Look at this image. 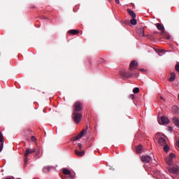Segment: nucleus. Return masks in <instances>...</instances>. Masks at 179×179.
Wrapping results in <instances>:
<instances>
[{
  "label": "nucleus",
  "mask_w": 179,
  "mask_h": 179,
  "mask_svg": "<svg viewBox=\"0 0 179 179\" xmlns=\"http://www.w3.org/2000/svg\"><path fill=\"white\" fill-rule=\"evenodd\" d=\"M38 154H39V152H36V157H37V159H39V158H40V157H38Z\"/></svg>",
  "instance_id": "c9c22d12"
},
{
  "label": "nucleus",
  "mask_w": 179,
  "mask_h": 179,
  "mask_svg": "<svg viewBox=\"0 0 179 179\" xmlns=\"http://www.w3.org/2000/svg\"><path fill=\"white\" fill-rule=\"evenodd\" d=\"M62 173L65 176L72 175L71 172L68 169H65V168H64V169H62Z\"/></svg>",
  "instance_id": "4468645a"
},
{
  "label": "nucleus",
  "mask_w": 179,
  "mask_h": 179,
  "mask_svg": "<svg viewBox=\"0 0 179 179\" xmlns=\"http://www.w3.org/2000/svg\"><path fill=\"white\" fill-rule=\"evenodd\" d=\"M169 130H171V127H169Z\"/></svg>",
  "instance_id": "c03bdc74"
},
{
  "label": "nucleus",
  "mask_w": 179,
  "mask_h": 179,
  "mask_svg": "<svg viewBox=\"0 0 179 179\" xmlns=\"http://www.w3.org/2000/svg\"><path fill=\"white\" fill-rule=\"evenodd\" d=\"M158 32L157 31H154V33L152 34V36L157 35Z\"/></svg>",
  "instance_id": "2f4dec72"
},
{
  "label": "nucleus",
  "mask_w": 179,
  "mask_h": 179,
  "mask_svg": "<svg viewBox=\"0 0 179 179\" xmlns=\"http://www.w3.org/2000/svg\"><path fill=\"white\" fill-rule=\"evenodd\" d=\"M176 146L179 148V139L178 140V141H176Z\"/></svg>",
  "instance_id": "473e14b6"
},
{
  "label": "nucleus",
  "mask_w": 179,
  "mask_h": 179,
  "mask_svg": "<svg viewBox=\"0 0 179 179\" xmlns=\"http://www.w3.org/2000/svg\"><path fill=\"white\" fill-rule=\"evenodd\" d=\"M69 34H70L71 35H78V34H79V31L77 29H71V30L69 31Z\"/></svg>",
  "instance_id": "f3484780"
},
{
  "label": "nucleus",
  "mask_w": 179,
  "mask_h": 179,
  "mask_svg": "<svg viewBox=\"0 0 179 179\" xmlns=\"http://www.w3.org/2000/svg\"><path fill=\"white\" fill-rule=\"evenodd\" d=\"M66 176H69V178L70 179H75V176H73V174L66 175Z\"/></svg>",
  "instance_id": "c85d7f7f"
},
{
  "label": "nucleus",
  "mask_w": 179,
  "mask_h": 179,
  "mask_svg": "<svg viewBox=\"0 0 179 179\" xmlns=\"http://www.w3.org/2000/svg\"><path fill=\"white\" fill-rule=\"evenodd\" d=\"M75 155L78 157H83L85 155V151L75 150Z\"/></svg>",
  "instance_id": "9b49d317"
},
{
  "label": "nucleus",
  "mask_w": 179,
  "mask_h": 179,
  "mask_svg": "<svg viewBox=\"0 0 179 179\" xmlns=\"http://www.w3.org/2000/svg\"><path fill=\"white\" fill-rule=\"evenodd\" d=\"M127 13H129V15H130V16H131L132 18L136 17V15L135 14V13H134V11L131 9L127 8Z\"/></svg>",
  "instance_id": "ddd939ff"
},
{
  "label": "nucleus",
  "mask_w": 179,
  "mask_h": 179,
  "mask_svg": "<svg viewBox=\"0 0 179 179\" xmlns=\"http://www.w3.org/2000/svg\"><path fill=\"white\" fill-rule=\"evenodd\" d=\"M176 108H177L176 106L173 107V109H176Z\"/></svg>",
  "instance_id": "79ce46f5"
},
{
  "label": "nucleus",
  "mask_w": 179,
  "mask_h": 179,
  "mask_svg": "<svg viewBox=\"0 0 179 179\" xmlns=\"http://www.w3.org/2000/svg\"><path fill=\"white\" fill-rule=\"evenodd\" d=\"M139 92H140V90H139V88H138V87H135L133 90V93L134 94H138V93H139Z\"/></svg>",
  "instance_id": "b1692460"
},
{
  "label": "nucleus",
  "mask_w": 179,
  "mask_h": 179,
  "mask_svg": "<svg viewBox=\"0 0 179 179\" xmlns=\"http://www.w3.org/2000/svg\"><path fill=\"white\" fill-rule=\"evenodd\" d=\"M170 78H169V82H173L176 80V73L173 72L170 73Z\"/></svg>",
  "instance_id": "2eb2a0df"
},
{
  "label": "nucleus",
  "mask_w": 179,
  "mask_h": 179,
  "mask_svg": "<svg viewBox=\"0 0 179 179\" xmlns=\"http://www.w3.org/2000/svg\"><path fill=\"white\" fill-rule=\"evenodd\" d=\"M162 146H164V152H169V146L168 145H164Z\"/></svg>",
  "instance_id": "aec40b11"
},
{
  "label": "nucleus",
  "mask_w": 179,
  "mask_h": 179,
  "mask_svg": "<svg viewBox=\"0 0 179 179\" xmlns=\"http://www.w3.org/2000/svg\"><path fill=\"white\" fill-rule=\"evenodd\" d=\"M140 160H141V162L145 164H149L150 162H152V157L150 155H144L140 157Z\"/></svg>",
  "instance_id": "423d86ee"
},
{
  "label": "nucleus",
  "mask_w": 179,
  "mask_h": 179,
  "mask_svg": "<svg viewBox=\"0 0 179 179\" xmlns=\"http://www.w3.org/2000/svg\"><path fill=\"white\" fill-rule=\"evenodd\" d=\"M139 71H141V72H144V71H145V69H139Z\"/></svg>",
  "instance_id": "4c0bfd02"
},
{
  "label": "nucleus",
  "mask_w": 179,
  "mask_h": 179,
  "mask_svg": "<svg viewBox=\"0 0 179 179\" xmlns=\"http://www.w3.org/2000/svg\"><path fill=\"white\" fill-rule=\"evenodd\" d=\"M52 169H54V167H52V166H45V167H43V169H42V172H43V173H49L50 171Z\"/></svg>",
  "instance_id": "9d476101"
},
{
  "label": "nucleus",
  "mask_w": 179,
  "mask_h": 179,
  "mask_svg": "<svg viewBox=\"0 0 179 179\" xmlns=\"http://www.w3.org/2000/svg\"><path fill=\"white\" fill-rule=\"evenodd\" d=\"M85 133H86V129H83V131H81L78 134V136H83L85 134Z\"/></svg>",
  "instance_id": "5701e85b"
},
{
  "label": "nucleus",
  "mask_w": 179,
  "mask_h": 179,
  "mask_svg": "<svg viewBox=\"0 0 179 179\" xmlns=\"http://www.w3.org/2000/svg\"><path fill=\"white\" fill-rule=\"evenodd\" d=\"M5 179H11L10 178H6Z\"/></svg>",
  "instance_id": "37998d69"
},
{
  "label": "nucleus",
  "mask_w": 179,
  "mask_h": 179,
  "mask_svg": "<svg viewBox=\"0 0 179 179\" xmlns=\"http://www.w3.org/2000/svg\"><path fill=\"white\" fill-rule=\"evenodd\" d=\"M120 75L124 78H131L134 76L133 73L130 72L124 71V70H120Z\"/></svg>",
  "instance_id": "39448f33"
},
{
  "label": "nucleus",
  "mask_w": 179,
  "mask_h": 179,
  "mask_svg": "<svg viewBox=\"0 0 179 179\" xmlns=\"http://www.w3.org/2000/svg\"><path fill=\"white\" fill-rule=\"evenodd\" d=\"M169 171L170 173L178 174V173H179V167H178V166L170 167Z\"/></svg>",
  "instance_id": "6e6552de"
},
{
  "label": "nucleus",
  "mask_w": 179,
  "mask_h": 179,
  "mask_svg": "<svg viewBox=\"0 0 179 179\" xmlns=\"http://www.w3.org/2000/svg\"><path fill=\"white\" fill-rule=\"evenodd\" d=\"M3 142V136H2V133L0 131V143Z\"/></svg>",
  "instance_id": "a878e982"
},
{
  "label": "nucleus",
  "mask_w": 179,
  "mask_h": 179,
  "mask_svg": "<svg viewBox=\"0 0 179 179\" xmlns=\"http://www.w3.org/2000/svg\"><path fill=\"white\" fill-rule=\"evenodd\" d=\"M34 179H36V178H34Z\"/></svg>",
  "instance_id": "49530a36"
},
{
  "label": "nucleus",
  "mask_w": 179,
  "mask_h": 179,
  "mask_svg": "<svg viewBox=\"0 0 179 179\" xmlns=\"http://www.w3.org/2000/svg\"><path fill=\"white\" fill-rule=\"evenodd\" d=\"M160 99L164 100V98H163V96H160Z\"/></svg>",
  "instance_id": "ea45409f"
},
{
  "label": "nucleus",
  "mask_w": 179,
  "mask_h": 179,
  "mask_svg": "<svg viewBox=\"0 0 179 179\" xmlns=\"http://www.w3.org/2000/svg\"><path fill=\"white\" fill-rule=\"evenodd\" d=\"M159 52V53H163V52H164V50H160V51Z\"/></svg>",
  "instance_id": "e433bc0d"
},
{
  "label": "nucleus",
  "mask_w": 179,
  "mask_h": 179,
  "mask_svg": "<svg viewBox=\"0 0 179 179\" xmlns=\"http://www.w3.org/2000/svg\"><path fill=\"white\" fill-rule=\"evenodd\" d=\"M157 143L161 146L167 145L166 141V136H165L164 135L157 134Z\"/></svg>",
  "instance_id": "f257e3e1"
},
{
  "label": "nucleus",
  "mask_w": 179,
  "mask_h": 179,
  "mask_svg": "<svg viewBox=\"0 0 179 179\" xmlns=\"http://www.w3.org/2000/svg\"><path fill=\"white\" fill-rule=\"evenodd\" d=\"M83 103L78 101L73 104V113H79L83 110Z\"/></svg>",
  "instance_id": "7ed1b4c3"
},
{
  "label": "nucleus",
  "mask_w": 179,
  "mask_h": 179,
  "mask_svg": "<svg viewBox=\"0 0 179 179\" xmlns=\"http://www.w3.org/2000/svg\"><path fill=\"white\" fill-rule=\"evenodd\" d=\"M137 21L135 18L130 20V24L132 25H136Z\"/></svg>",
  "instance_id": "412c9836"
},
{
  "label": "nucleus",
  "mask_w": 179,
  "mask_h": 179,
  "mask_svg": "<svg viewBox=\"0 0 179 179\" xmlns=\"http://www.w3.org/2000/svg\"><path fill=\"white\" fill-rule=\"evenodd\" d=\"M83 137V136H78L76 137H73L71 141H77L78 140H79L80 138H81Z\"/></svg>",
  "instance_id": "4be33fe9"
},
{
  "label": "nucleus",
  "mask_w": 179,
  "mask_h": 179,
  "mask_svg": "<svg viewBox=\"0 0 179 179\" xmlns=\"http://www.w3.org/2000/svg\"><path fill=\"white\" fill-rule=\"evenodd\" d=\"M3 148V146L2 145H1V147H0V152L2 151V149Z\"/></svg>",
  "instance_id": "f704fd0d"
},
{
  "label": "nucleus",
  "mask_w": 179,
  "mask_h": 179,
  "mask_svg": "<svg viewBox=\"0 0 179 179\" xmlns=\"http://www.w3.org/2000/svg\"><path fill=\"white\" fill-rule=\"evenodd\" d=\"M173 122L174 123L175 126L179 128V119H177L176 117L173 118Z\"/></svg>",
  "instance_id": "a211bd4d"
},
{
  "label": "nucleus",
  "mask_w": 179,
  "mask_h": 179,
  "mask_svg": "<svg viewBox=\"0 0 179 179\" xmlns=\"http://www.w3.org/2000/svg\"><path fill=\"white\" fill-rule=\"evenodd\" d=\"M169 157L170 159H173L174 157H176V155H174L173 153H170Z\"/></svg>",
  "instance_id": "cd10ccee"
},
{
  "label": "nucleus",
  "mask_w": 179,
  "mask_h": 179,
  "mask_svg": "<svg viewBox=\"0 0 179 179\" xmlns=\"http://www.w3.org/2000/svg\"><path fill=\"white\" fill-rule=\"evenodd\" d=\"M175 71L179 73V64H176V65H175Z\"/></svg>",
  "instance_id": "393cba45"
},
{
  "label": "nucleus",
  "mask_w": 179,
  "mask_h": 179,
  "mask_svg": "<svg viewBox=\"0 0 179 179\" xmlns=\"http://www.w3.org/2000/svg\"><path fill=\"white\" fill-rule=\"evenodd\" d=\"M178 99H179V94L178 95Z\"/></svg>",
  "instance_id": "a18cd8bd"
},
{
  "label": "nucleus",
  "mask_w": 179,
  "mask_h": 179,
  "mask_svg": "<svg viewBox=\"0 0 179 179\" xmlns=\"http://www.w3.org/2000/svg\"><path fill=\"white\" fill-rule=\"evenodd\" d=\"M36 140V138H35V136H31V141L34 142Z\"/></svg>",
  "instance_id": "7c9ffc66"
},
{
  "label": "nucleus",
  "mask_w": 179,
  "mask_h": 179,
  "mask_svg": "<svg viewBox=\"0 0 179 179\" xmlns=\"http://www.w3.org/2000/svg\"><path fill=\"white\" fill-rule=\"evenodd\" d=\"M130 98H131V99H134V95H130Z\"/></svg>",
  "instance_id": "58836bf2"
},
{
  "label": "nucleus",
  "mask_w": 179,
  "mask_h": 179,
  "mask_svg": "<svg viewBox=\"0 0 179 179\" xmlns=\"http://www.w3.org/2000/svg\"><path fill=\"white\" fill-rule=\"evenodd\" d=\"M138 34H139L141 37H144V28H140L138 29Z\"/></svg>",
  "instance_id": "dca6fc26"
},
{
  "label": "nucleus",
  "mask_w": 179,
  "mask_h": 179,
  "mask_svg": "<svg viewBox=\"0 0 179 179\" xmlns=\"http://www.w3.org/2000/svg\"><path fill=\"white\" fill-rule=\"evenodd\" d=\"M156 26H157V30L162 31V33H163V34L164 33L165 29H164V27L162 24L157 23Z\"/></svg>",
  "instance_id": "f8f14e48"
},
{
  "label": "nucleus",
  "mask_w": 179,
  "mask_h": 179,
  "mask_svg": "<svg viewBox=\"0 0 179 179\" xmlns=\"http://www.w3.org/2000/svg\"><path fill=\"white\" fill-rule=\"evenodd\" d=\"M143 150V146L141 145H139V146L136 147V152L138 154L141 153V151Z\"/></svg>",
  "instance_id": "6ab92c4d"
},
{
  "label": "nucleus",
  "mask_w": 179,
  "mask_h": 179,
  "mask_svg": "<svg viewBox=\"0 0 179 179\" xmlns=\"http://www.w3.org/2000/svg\"><path fill=\"white\" fill-rule=\"evenodd\" d=\"M36 151V150H35V148L26 149V150L24 151V165L27 163V157H29V155H31L32 153H34Z\"/></svg>",
  "instance_id": "f03ea898"
},
{
  "label": "nucleus",
  "mask_w": 179,
  "mask_h": 179,
  "mask_svg": "<svg viewBox=\"0 0 179 179\" xmlns=\"http://www.w3.org/2000/svg\"><path fill=\"white\" fill-rule=\"evenodd\" d=\"M115 3H116V4H119L120 1H119V0H115Z\"/></svg>",
  "instance_id": "72a5a7b5"
},
{
  "label": "nucleus",
  "mask_w": 179,
  "mask_h": 179,
  "mask_svg": "<svg viewBox=\"0 0 179 179\" xmlns=\"http://www.w3.org/2000/svg\"><path fill=\"white\" fill-rule=\"evenodd\" d=\"M136 66H138V62L135 60H133V62H131L129 66V70L130 71H133L134 69H136Z\"/></svg>",
  "instance_id": "0eeeda50"
},
{
  "label": "nucleus",
  "mask_w": 179,
  "mask_h": 179,
  "mask_svg": "<svg viewBox=\"0 0 179 179\" xmlns=\"http://www.w3.org/2000/svg\"><path fill=\"white\" fill-rule=\"evenodd\" d=\"M159 124H160L161 125L168 124H169V119H168V117L165 116H163L162 117L160 122H159Z\"/></svg>",
  "instance_id": "1a4fd4ad"
},
{
  "label": "nucleus",
  "mask_w": 179,
  "mask_h": 179,
  "mask_svg": "<svg viewBox=\"0 0 179 179\" xmlns=\"http://www.w3.org/2000/svg\"><path fill=\"white\" fill-rule=\"evenodd\" d=\"M83 117V114L79 112H73V122L76 124H79L80 121H81V118Z\"/></svg>",
  "instance_id": "20e7f679"
},
{
  "label": "nucleus",
  "mask_w": 179,
  "mask_h": 179,
  "mask_svg": "<svg viewBox=\"0 0 179 179\" xmlns=\"http://www.w3.org/2000/svg\"><path fill=\"white\" fill-rule=\"evenodd\" d=\"M135 139L140 140V133H138L136 135H135Z\"/></svg>",
  "instance_id": "bb28decb"
},
{
  "label": "nucleus",
  "mask_w": 179,
  "mask_h": 179,
  "mask_svg": "<svg viewBox=\"0 0 179 179\" xmlns=\"http://www.w3.org/2000/svg\"><path fill=\"white\" fill-rule=\"evenodd\" d=\"M78 150H81L83 148V145L81 143H78Z\"/></svg>",
  "instance_id": "c756f323"
},
{
  "label": "nucleus",
  "mask_w": 179,
  "mask_h": 179,
  "mask_svg": "<svg viewBox=\"0 0 179 179\" xmlns=\"http://www.w3.org/2000/svg\"><path fill=\"white\" fill-rule=\"evenodd\" d=\"M41 19H46V17H41Z\"/></svg>",
  "instance_id": "a19ab883"
}]
</instances>
